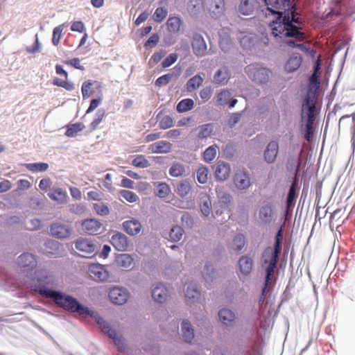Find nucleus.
I'll return each instance as SVG.
<instances>
[{
    "instance_id": "nucleus-1",
    "label": "nucleus",
    "mask_w": 355,
    "mask_h": 355,
    "mask_svg": "<svg viewBox=\"0 0 355 355\" xmlns=\"http://www.w3.org/2000/svg\"><path fill=\"white\" fill-rule=\"evenodd\" d=\"M53 276L47 271H37L35 272V282L31 285V290L43 297L51 299L57 306L67 311L93 318L102 332L114 340L117 339L116 331L97 312L83 305L74 297L60 291L50 288L49 286L53 285Z\"/></svg>"
},
{
    "instance_id": "nucleus-2",
    "label": "nucleus",
    "mask_w": 355,
    "mask_h": 355,
    "mask_svg": "<svg viewBox=\"0 0 355 355\" xmlns=\"http://www.w3.org/2000/svg\"><path fill=\"white\" fill-rule=\"evenodd\" d=\"M268 11L277 15L270 24L272 34L277 41L286 37H294L303 41L305 33L297 25L302 24L294 3V0H264Z\"/></svg>"
},
{
    "instance_id": "nucleus-3",
    "label": "nucleus",
    "mask_w": 355,
    "mask_h": 355,
    "mask_svg": "<svg viewBox=\"0 0 355 355\" xmlns=\"http://www.w3.org/2000/svg\"><path fill=\"white\" fill-rule=\"evenodd\" d=\"M279 256L272 252V247H267L263 250L261 254L260 263L261 268L265 270L267 281H268L269 277L273 276L279 261Z\"/></svg>"
},
{
    "instance_id": "nucleus-4",
    "label": "nucleus",
    "mask_w": 355,
    "mask_h": 355,
    "mask_svg": "<svg viewBox=\"0 0 355 355\" xmlns=\"http://www.w3.org/2000/svg\"><path fill=\"white\" fill-rule=\"evenodd\" d=\"M248 77L257 84H264L268 81L269 70L257 64H249L245 68Z\"/></svg>"
},
{
    "instance_id": "nucleus-5",
    "label": "nucleus",
    "mask_w": 355,
    "mask_h": 355,
    "mask_svg": "<svg viewBox=\"0 0 355 355\" xmlns=\"http://www.w3.org/2000/svg\"><path fill=\"white\" fill-rule=\"evenodd\" d=\"M259 219L263 225H270L275 218V206L272 202L264 200L259 209Z\"/></svg>"
},
{
    "instance_id": "nucleus-6",
    "label": "nucleus",
    "mask_w": 355,
    "mask_h": 355,
    "mask_svg": "<svg viewBox=\"0 0 355 355\" xmlns=\"http://www.w3.org/2000/svg\"><path fill=\"white\" fill-rule=\"evenodd\" d=\"M218 321L226 328H233L235 327L237 317L234 311L229 307L224 306L218 311Z\"/></svg>"
},
{
    "instance_id": "nucleus-7",
    "label": "nucleus",
    "mask_w": 355,
    "mask_h": 355,
    "mask_svg": "<svg viewBox=\"0 0 355 355\" xmlns=\"http://www.w3.org/2000/svg\"><path fill=\"white\" fill-rule=\"evenodd\" d=\"M49 230L53 236L60 239L69 238L73 232L71 225L61 222L52 223Z\"/></svg>"
},
{
    "instance_id": "nucleus-8",
    "label": "nucleus",
    "mask_w": 355,
    "mask_h": 355,
    "mask_svg": "<svg viewBox=\"0 0 355 355\" xmlns=\"http://www.w3.org/2000/svg\"><path fill=\"white\" fill-rule=\"evenodd\" d=\"M108 297L113 304L122 305L127 302L129 292L125 288L114 286L110 290Z\"/></svg>"
},
{
    "instance_id": "nucleus-9",
    "label": "nucleus",
    "mask_w": 355,
    "mask_h": 355,
    "mask_svg": "<svg viewBox=\"0 0 355 355\" xmlns=\"http://www.w3.org/2000/svg\"><path fill=\"white\" fill-rule=\"evenodd\" d=\"M55 72L57 74L62 76L64 78V80H62L59 78H55L53 80V85L64 88L67 91H72L75 89L74 84L68 80V73L62 68V66L57 64L55 66Z\"/></svg>"
},
{
    "instance_id": "nucleus-10",
    "label": "nucleus",
    "mask_w": 355,
    "mask_h": 355,
    "mask_svg": "<svg viewBox=\"0 0 355 355\" xmlns=\"http://www.w3.org/2000/svg\"><path fill=\"white\" fill-rule=\"evenodd\" d=\"M17 265L26 268L27 270H32L37 264L36 256L30 252H24L17 259Z\"/></svg>"
},
{
    "instance_id": "nucleus-11",
    "label": "nucleus",
    "mask_w": 355,
    "mask_h": 355,
    "mask_svg": "<svg viewBox=\"0 0 355 355\" xmlns=\"http://www.w3.org/2000/svg\"><path fill=\"white\" fill-rule=\"evenodd\" d=\"M110 242L114 248L118 251L125 252L128 250V239L124 234L121 232H115L111 236Z\"/></svg>"
},
{
    "instance_id": "nucleus-12",
    "label": "nucleus",
    "mask_w": 355,
    "mask_h": 355,
    "mask_svg": "<svg viewBox=\"0 0 355 355\" xmlns=\"http://www.w3.org/2000/svg\"><path fill=\"white\" fill-rule=\"evenodd\" d=\"M232 94L228 89L220 90L216 96V102L218 105H228L232 108L237 103L236 98H231Z\"/></svg>"
},
{
    "instance_id": "nucleus-13",
    "label": "nucleus",
    "mask_w": 355,
    "mask_h": 355,
    "mask_svg": "<svg viewBox=\"0 0 355 355\" xmlns=\"http://www.w3.org/2000/svg\"><path fill=\"white\" fill-rule=\"evenodd\" d=\"M234 183L240 190L247 189L250 186V179L246 171H238L234 176Z\"/></svg>"
},
{
    "instance_id": "nucleus-14",
    "label": "nucleus",
    "mask_w": 355,
    "mask_h": 355,
    "mask_svg": "<svg viewBox=\"0 0 355 355\" xmlns=\"http://www.w3.org/2000/svg\"><path fill=\"white\" fill-rule=\"evenodd\" d=\"M76 248L83 252V257H87V255L94 253L96 250V246L92 241L87 239H78L75 244Z\"/></svg>"
},
{
    "instance_id": "nucleus-15",
    "label": "nucleus",
    "mask_w": 355,
    "mask_h": 355,
    "mask_svg": "<svg viewBox=\"0 0 355 355\" xmlns=\"http://www.w3.org/2000/svg\"><path fill=\"white\" fill-rule=\"evenodd\" d=\"M193 53L198 57L204 56L207 52V44L203 37L200 35H195L192 40Z\"/></svg>"
},
{
    "instance_id": "nucleus-16",
    "label": "nucleus",
    "mask_w": 355,
    "mask_h": 355,
    "mask_svg": "<svg viewBox=\"0 0 355 355\" xmlns=\"http://www.w3.org/2000/svg\"><path fill=\"white\" fill-rule=\"evenodd\" d=\"M151 295L155 302L162 304L168 297L167 288L162 283H159L152 289Z\"/></svg>"
},
{
    "instance_id": "nucleus-17",
    "label": "nucleus",
    "mask_w": 355,
    "mask_h": 355,
    "mask_svg": "<svg viewBox=\"0 0 355 355\" xmlns=\"http://www.w3.org/2000/svg\"><path fill=\"white\" fill-rule=\"evenodd\" d=\"M239 269L243 277L248 276L252 270L253 260L248 255L241 256L238 261Z\"/></svg>"
},
{
    "instance_id": "nucleus-18",
    "label": "nucleus",
    "mask_w": 355,
    "mask_h": 355,
    "mask_svg": "<svg viewBox=\"0 0 355 355\" xmlns=\"http://www.w3.org/2000/svg\"><path fill=\"white\" fill-rule=\"evenodd\" d=\"M202 277L206 283V287L210 288L211 283L216 278V271L213 264L210 261H207L202 270Z\"/></svg>"
},
{
    "instance_id": "nucleus-19",
    "label": "nucleus",
    "mask_w": 355,
    "mask_h": 355,
    "mask_svg": "<svg viewBox=\"0 0 355 355\" xmlns=\"http://www.w3.org/2000/svg\"><path fill=\"white\" fill-rule=\"evenodd\" d=\"M123 230L130 236H135L138 234L141 230V225L140 222L135 218L125 220L122 223Z\"/></svg>"
},
{
    "instance_id": "nucleus-20",
    "label": "nucleus",
    "mask_w": 355,
    "mask_h": 355,
    "mask_svg": "<svg viewBox=\"0 0 355 355\" xmlns=\"http://www.w3.org/2000/svg\"><path fill=\"white\" fill-rule=\"evenodd\" d=\"M82 227L85 232L88 234H96L101 227V223L95 218H87L83 221Z\"/></svg>"
},
{
    "instance_id": "nucleus-21",
    "label": "nucleus",
    "mask_w": 355,
    "mask_h": 355,
    "mask_svg": "<svg viewBox=\"0 0 355 355\" xmlns=\"http://www.w3.org/2000/svg\"><path fill=\"white\" fill-rule=\"evenodd\" d=\"M224 0H208L207 8L212 17L217 18L224 10Z\"/></svg>"
},
{
    "instance_id": "nucleus-22",
    "label": "nucleus",
    "mask_w": 355,
    "mask_h": 355,
    "mask_svg": "<svg viewBox=\"0 0 355 355\" xmlns=\"http://www.w3.org/2000/svg\"><path fill=\"white\" fill-rule=\"evenodd\" d=\"M230 78V71L227 67H223L215 73L214 83L218 85H225Z\"/></svg>"
},
{
    "instance_id": "nucleus-23",
    "label": "nucleus",
    "mask_w": 355,
    "mask_h": 355,
    "mask_svg": "<svg viewBox=\"0 0 355 355\" xmlns=\"http://www.w3.org/2000/svg\"><path fill=\"white\" fill-rule=\"evenodd\" d=\"M230 165L223 162H218L215 170L216 178L219 181L227 180L230 175Z\"/></svg>"
},
{
    "instance_id": "nucleus-24",
    "label": "nucleus",
    "mask_w": 355,
    "mask_h": 355,
    "mask_svg": "<svg viewBox=\"0 0 355 355\" xmlns=\"http://www.w3.org/2000/svg\"><path fill=\"white\" fill-rule=\"evenodd\" d=\"M90 272L94 275V278L101 282L106 281L109 277V272L103 266L97 263L92 264L89 268Z\"/></svg>"
},
{
    "instance_id": "nucleus-25",
    "label": "nucleus",
    "mask_w": 355,
    "mask_h": 355,
    "mask_svg": "<svg viewBox=\"0 0 355 355\" xmlns=\"http://www.w3.org/2000/svg\"><path fill=\"white\" fill-rule=\"evenodd\" d=\"M181 331L182 338L186 343H191L194 338V329L189 320H183L182 321Z\"/></svg>"
},
{
    "instance_id": "nucleus-26",
    "label": "nucleus",
    "mask_w": 355,
    "mask_h": 355,
    "mask_svg": "<svg viewBox=\"0 0 355 355\" xmlns=\"http://www.w3.org/2000/svg\"><path fill=\"white\" fill-rule=\"evenodd\" d=\"M297 198V189L294 183H292L289 187V190L287 194L286 200V208L287 210H292L294 207L296 199Z\"/></svg>"
},
{
    "instance_id": "nucleus-27",
    "label": "nucleus",
    "mask_w": 355,
    "mask_h": 355,
    "mask_svg": "<svg viewBox=\"0 0 355 355\" xmlns=\"http://www.w3.org/2000/svg\"><path fill=\"white\" fill-rule=\"evenodd\" d=\"M245 245V237L243 234L239 233L233 238L232 243L230 244V249L235 252H241Z\"/></svg>"
},
{
    "instance_id": "nucleus-28",
    "label": "nucleus",
    "mask_w": 355,
    "mask_h": 355,
    "mask_svg": "<svg viewBox=\"0 0 355 355\" xmlns=\"http://www.w3.org/2000/svg\"><path fill=\"white\" fill-rule=\"evenodd\" d=\"M150 149L153 153H167L171 149V144L165 141H159L151 144Z\"/></svg>"
},
{
    "instance_id": "nucleus-29",
    "label": "nucleus",
    "mask_w": 355,
    "mask_h": 355,
    "mask_svg": "<svg viewBox=\"0 0 355 355\" xmlns=\"http://www.w3.org/2000/svg\"><path fill=\"white\" fill-rule=\"evenodd\" d=\"M85 126L83 123H71L66 126L65 136L67 137H76L85 129Z\"/></svg>"
},
{
    "instance_id": "nucleus-30",
    "label": "nucleus",
    "mask_w": 355,
    "mask_h": 355,
    "mask_svg": "<svg viewBox=\"0 0 355 355\" xmlns=\"http://www.w3.org/2000/svg\"><path fill=\"white\" fill-rule=\"evenodd\" d=\"M182 25V21L180 17L175 16H170L166 21V26L168 32L178 33Z\"/></svg>"
},
{
    "instance_id": "nucleus-31",
    "label": "nucleus",
    "mask_w": 355,
    "mask_h": 355,
    "mask_svg": "<svg viewBox=\"0 0 355 355\" xmlns=\"http://www.w3.org/2000/svg\"><path fill=\"white\" fill-rule=\"evenodd\" d=\"M95 85L96 87H101V84L98 81L87 80L83 83L81 87V92L83 99L88 98L92 96L94 91L92 89V87Z\"/></svg>"
},
{
    "instance_id": "nucleus-32",
    "label": "nucleus",
    "mask_w": 355,
    "mask_h": 355,
    "mask_svg": "<svg viewBox=\"0 0 355 355\" xmlns=\"http://www.w3.org/2000/svg\"><path fill=\"white\" fill-rule=\"evenodd\" d=\"M200 209L202 214L208 216L211 211V201L209 196H203L200 198Z\"/></svg>"
},
{
    "instance_id": "nucleus-33",
    "label": "nucleus",
    "mask_w": 355,
    "mask_h": 355,
    "mask_svg": "<svg viewBox=\"0 0 355 355\" xmlns=\"http://www.w3.org/2000/svg\"><path fill=\"white\" fill-rule=\"evenodd\" d=\"M116 262L122 268H130L132 265L133 259L128 254H121L116 257Z\"/></svg>"
},
{
    "instance_id": "nucleus-34",
    "label": "nucleus",
    "mask_w": 355,
    "mask_h": 355,
    "mask_svg": "<svg viewBox=\"0 0 355 355\" xmlns=\"http://www.w3.org/2000/svg\"><path fill=\"white\" fill-rule=\"evenodd\" d=\"M190 180L184 179L180 181L176 186V191L181 197H185L191 190Z\"/></svg>"
},
{
    "instance_id": "nucleus-35",
    "label": "nucleus",
    "mask_w": 355,
    "mask_h": 355,
    "mask_svg": "<svg viewBox=\"0 0 355 355\" xmlns=\"http://www.w3.org/2000/svg\"><path fill=\"white\" fill-rule=\"evenodd\" d=\"M301 63V56L291 57L286 62L285 69L288 72H293L300 67Z\"/></svg>"
},
{
    "instance_id": "nucleus-36",
    "label": "nucleus",
    "mask_w": 355,
    "mask_h": 355,
    "mask_svg": "<svg viewBox=\"0 0 355 355\" xmlns=\"http://www.w3.org/2000/svg\"><path fill=\"white\" fill-rule=\"evenodd\" d=\"M194 102L191 98H184L180 101L176 107L178 112L182 113L193 108Z\"/></svg>"
},
{
    "instance_id": "nucleus-37",
    "label": "nucleus",
    "mask_w": 355,
    "mask_h": 355,
    "mask_svg": "<svg viewBox=\"0 0 355 355\" xmlns=\"http://www.w3.org/2000/svg\"><path fill=\"white\" fill-rule=\"evenodd\" d=\"M170 191L169 186L165 182H157L155 185V193L159 198H166Z\"/></svg>"
},
{
    "instance_id": "nucleus-38",
    "label": "nucleus",
    "mask_w": 355,
    "mask_h": 355,
    "mask_svg": "<svg viewBox=\"0 0 355 355\" xmlns=\"http://www.w3.org/2000/svg\"><path fill=\"white\" fill-rule=\"evenodd\" d=\"M184 233V231L182 229V227H181L179 225H175L170 230V232H169L170 239L173 242H178L182 238Z\"/></svg>"
},
{
    "instance_id": "nucleus-39",
    "label": "nucleus",
    "mask_w": 355,
    "mask_h": 355,
    "mask_svg": "<svg viewBox=\"0 0 355 355\" xmlns=\"http://www.w3.org/2000/svg\"><path fill=\"white\" fill-rule=\"evenodd\" d=\"M198 137L200 139H205L209 137L213 132V125L207 123L198 128Z\"/></svg>"
},
{
    "instance_id": "nucleus-40",
    "label": "nucleus",
    "mask_w": 355,
    "mask_h": 355,
    "mask_svg": "<svg viewBox=\"0 0 355 355\" xmlns=\"http://www.w3.org/2000/svg\"><path fill=\"white\" fill-rule=\"evenodd\" d=\"M203 83V78L200 75H196L187 83V89L189 91L198 88Z\"/></svg>"
},
{
    "instance_id": "nucleus-41",
    "label": "nucleus",
    "mask_w": 355,
    "mask_h": 355,
    "mask_svg": "<svg viewBox=\"0 0 355 355\" xmlns=\"http://www.w3.org/2000/svg\"><path fill=\"white\" fill-rule=\"evenodd\" d=\"M218 203L222 209H228L230 204L232 200V197L230 193L225 192H220L218 195Z\"/></svg>"
},
{
    "instance_id": "nucleus-42",
    "label": "nucleus",
    "mask_w": 355,
    "mask_h": 355,
    "mask_svg": "<svg viewBox=\"0 0 355 355\" xmlns=\"http://www.w3.org/2000/svg\"><path fill=\"white\" fill-rule=\"evenodd\" d=\"M203 8V0H189L188 9L193 15H196Z\"/></svg>"
},
{
    "instance_id": "nucleus-43",
    "label": "nucleus",
    "mask_w": 355,
    "mask_h": 355,
    "mask_svg": "<svg viewBox=\"0 0 355 355\" xmlns=\"http://www.w3.org/2000/svg\"><path fill=\"white\" fill-rule=\"evenodd\" d=\"M25 166L33 172L46 171L49 168V164L44 162L25 164Z\"/></svg>"
},
{
    "instance_id": "nucleus-44",
    "label": "nucleus",
    "mask_w": 355,
    "mask_h": 355,
    "mask_svg": "<svg viewBox=\"0 0 355 355\" xmlns=\"http://www.w3.org/2000/svg\"><path fill=\"white\" fill-rule=\"evenodd\" d=\"M168 10L163 8H157L153 15V20L157 23H161L167 16Z\"/></svg>"
},
{
    "instance_id": "nucleus-45",
    "label": "nucleus",
    "mask_w": 355,
    "mask_h": 355,
    "mask_svg": "<svg viewBox=\"0 0 355 355\" xmlns=\"http://www.w3.org/2000/svg\"><path fill=\"white\" fill-rule=\"evenodd\" d=\"M276 283V279H273V277H269L268 281L266 279V275L264 277L263 286L261 288V297H264L267 293L274 286Z\"/></svg>"
},
{
    "instance_id": "nucleus-46",
    "label": "nucleus",
    "mask_w": 355,
    "mask_h": 355,
    "mask_svg": "<svg viewBox=\"0 0 355 355\" xmlns=\"http://www.w3.org/2000/svg\"><path fill=\"white\" fill-rule=\"evenodd\" d=\"M48 196L53 200L62 202L65 198V193L62 189L57 188L49 193Z\"/></svg>"
},
{
    "instance_id": "nucleus-47",
    "label": "nucleus",
    "mask_w": 355,
    "mask_h": 355,
    "mask_svg": "<svg viewBox=\"0 0 355 355\" xmlns=\"http://www.w3.org/2000/svg\"><path fill=\"white\" fill-rule=\"evenodd\" d=\"M209 171L206 166H200L196 172L197 180L199 183L205 184L208 179Z\"/></svg>"
},
{
    "instance_id": "nucleus-48",
    "label": "nucleus",
    "mask_w": 355,
    "mask_h": 355,
    "mask_svg": "<svg viewBox=\"0 0 355 355\" xmlns=\"http://www.w3.org/2000/svg\"><path fill=\"white\" fill-rule=\"evenodd\" d=\"M64 28V24H61L53 29L52 37V43L53 45L58 46L60 44V40L61 39Z\"/></svg>"
},
{
    "instance_id": "nucleus-49",
    "label": "nucleus",
    "mask_w": 355,
    "mask_h": 355,
    "mask_svg": "<svg viewBox=\"0 0 355 355\" xmlns=\"http://www.w3.org/2000/svg\"><path fill=\"white\" fill-rule=\"evenodd\" d=\"M200 293L198 290L193 286H188L185 292V296L187 299L194 302L198 298Z\"/></svg>"
},
{
    "instance_id": "nucleus-50",
    "label": "nucleus",
    "mask_w": 355,
    "mask_h": 355,
    "mask_svg": "<svg viewBox=\"0 0 355 355\" xmlns=\"http://www.w3.org/2000/svg\"><path fill=\"white\" fill-rule=\"evenodd\" d=\"M181 222L182 226L187 228H191L193 225V219L191 215L187 211H183L181 216Z\"/></svg>"
},
{
    "instance_id": "nucleus-51",
    "label": "nucleus",
    "mask_w": 355,
    "mask_h": 355,
    "mask_svg": "<svg viewBox=\"0 0 355 355\" xmlns=\"http://www.w3.org/2000/svg\"><path fill=\"white\" fill-rule=\"evenodd\" d=\"M93 207L96 213L100 216H107L110 213L108 207L103 202L94 203Z\"/></svg>"
},
{
    "instance_id": "nucleus-52",
    "label": "nucleus",
    "mask_w": 355,
    "mask_h": 355,
    "mask_svg": "<svg viewBox=\"0 0 355 355\" xmlns=\"http://www.w3.org/2000/svg\"><path fill=\"white\" fill-rule=\"evenodd\" d=\"M44 246L46 249L50 250L51 251H47L46 253H49L51 254H54L53 252H56L60 248L59 242L53 240V239H47L44 243Z\"/></svg>"
},
{
    "instance_id": "nucleus-53",
    "label": "nucleus",
    "mask_w": 355,
    "mask_h": 355,
    "mask_svg": "<svg viewBox=\"0 0 355 355\" xmlns=\"http://www.w3.org/2000/svg\"><path fill=\"white\" fill-rule=\"evenodd\" d=\"M278 150V143L275 141H272L268 144L264 155H277Z\"/></svg>"
},
{
    "instance_id": "nucleus-54",
    "label": "nucleus",
    "mask_w": 355,
    "mask_h": 355,
    "mask_svg": "<svg viewBox=\"0 0 355 355\" xmlns=\"http://www.w3.org/2000/svg\"><path fill=\"white\" fill-rule=\"evenodd\" d=\"M119 193L121 197L129 202H135L139 198L136 193L128 190H121L119 191Z\"/></svg>"
},
{
    "instance_id": "nucleus-55",
    "label": "nucleus",
    "mask_w": 355,
    "mask_h": 355,
    "mask_svg": "<svg viewBox=\"0 0 355 355\" xmlns=\"http://www.w3.org/2000/svg\"><path fill=\"white\" fill-rule=\"evenodd\" d=\"M313 119H307L306 125H305V131L304 134V139L310 141L312 135H313Z\"/></svg>"
},
{
    "instance_id": "nucleus-56",
    "label": "nucleus",
    "mask_w": 355,
    "mask_h": 355,
    "mask_svg": "<svg viewBox=\"0 0 355 355\" xmlns=\"http://www.w3.org/2000/svg\"><path fill=\"white\" fill-rule=\"evenodd\" d=\"M185 170L181 164H173L169 169V174L173 177H179L183 175Z\"/></svg>"
},
{
    "instance_id": "nucleus-57",
    "label": "nucleus",
    "mask_w": 355,
    "mask_h": 355,
    "mask_svg": "<svg viewBox=\"0 0 355 355\" xmlns=\"http://www.w3.org/2000/svg\"><path fill=\"white\" fill-rule=\"evenodd\" d=\"M178 58L177 53H171L168 55L162 62V67L163 68H167L174 64Z\"/></svg>"
},
{
    "instance_id": "nucleus-58",
    "label": "nucleus",
    "mask_w": 355,
    "mask_h": 355,
    "mask_svg": "<svg viewBox=\"0 0 355 355\" xmlns=\"http://www.w3.org/2000/svg\"><path fill=\"white\" fill-rule=\"evenodd\" d=\"M308 107V119H313L314 120V110L315 105L313 104H311V99L309 96H306L304 99L303 107Z\"/></svg>"
},
{
    "instance_id": "nucleus-59",
    "label": "nucleus",
    "mask_w": 355,
    "mask_h": 355,
    "mask_svg": "<svg viewBox=\"0 0 355 355\" xmlns=\"http://www.w3.org/2000/svg\"><path fill=\"white\" fill-rule=\"evenodd\" d=\"M173 125V120L169 116H164L159 121V126L161 129H168Z\"/></svg>"
},
{
    "instance_id": "nucleus-60",
    "label": "nucleus",
    "mask_w": 355,
    "mask_h": 355,
    "mask_svg": "<svg viewBox=\"0 0 355 355\" xmlns=\"http://www.w3.org/2000/svg\"><path fill=\"white\" fill-rule=\"evenodd\" d=\"M173 75L171 73L164 74L155 80V85L162 87L167 85L171 80Z\"/></svg>"
},
{
    "instance_id": "nucleus-61",
    "label": "nucleus",
    "mask_w": 355,
    "mask_h": 355,
    "mask_svg": "<svg viewBox=\"0 0 355 355\" xmlns=\"http://www.w3.org/2000/svg\"><path fill=\"white\" fill-rule=\"evenodd\" d=\"M132 164L139 168H146L149 166L148 161L145 159V157H135L132 160Z\"/></svg>"
},
{
    "instance_id": "nucleus-62",
    "label": "nucleus",
    "mask_w": 355,
    "mask_h": 355,
    "mask_svg": "<svg viewBox=\"0 0 355 355\" xmlns=\"http://www.w3.org/2000/svg\"><path fill=\"white\" fill-rule=\"evenodd\" d=\"M211 96L212 89L210 87H204L200 92V96L204 102L209 101L211 98Z\"/></svg>"
},
{
    "instance_id": "nucleus-63",
    "label": "nucleus",
    "mask_w": 355,
    "mask_h": 355,
    "mask_svg": "<svg viewBox=\"0 0 355 355\" xmlns=\"http://www.w3.org/2000/svg\"><path fill=\"white\" fill-rule=\"evenodd\" d=\"M166 51L164 49H161L153 53L150 59V62H153V64H157L166 55Z\"/></svg>"
},
{
    "instance_id": "nucleus-64",
    "label": "nucleus",
    "mask_w": 355,
    "mask_h": 355,
    "mask_svg": "<svg viewBox=\"0 0 355 355\" xmlns=\"http://www.w3.org/2000/svg\"><path fill=\"white\" fill-rule=\"evenodd\" d=\"M105 115V111L104 110H98L97 112L95 119L94 121L91 123V127L92 130H95L98 124L102 121V119Z\"/></svg>"
}]
</instances>
